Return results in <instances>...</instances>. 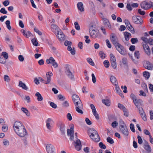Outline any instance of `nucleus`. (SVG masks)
I'll return each instance as SVG.
<instances>
[{
    "label": "nucleus",
    "instance_id": "23",
    "mask_svg": "<svg viewBox=\"0 0 153 153\" xmlns=\"http://www.w3.org/2000/svg\"><path fill=\"white\" fill-rule=\"evenodd\" d=\"M110 80L114 85L118 84L116 77L113 75L110 76Z\"/></svg>",
    "mask_w": 153,
    "mask_h": 153
},
{
    "label": "nucleus",
    "instance_id": "53",
    "mask_svg": "<svg viewBox=\"0 0 153 153\" xmlns=\"http://www.w3.org/2000/svg\"><path fill=\"white\" fill-rule=\"evenodd\" d=\"M115 86V90L116 91V92L117 93H118L119 92H120L121 91V90H120V88H119V86L117 84H116V85H114Z\"/></svg>",
    "mask_w": 153,
    "mask_h": 153
},
{
    "label": "nucleus",
    "instance_id": "1",
    "mask_svg": "<svg viewBox=\"0 0 153 153\" xmlns=\"http://www.w3.org/2000/svg\"><path fill=\"white\" fill-rule=\"evenodd\" d=\"M13 130L19 136L24 137L27 135V132L25 126L20 121H15L13 125Z\"/></svg>",
    "mask_w": 153,
    "mask_h": 153
},
{
    "label": "nucleus",
    "instance_id": "63",
    "mask_svg": "<svg viewBox=\"0 0 153 153\" xmlns=\"http://www.w3.org/2000/svg\"><path fill=\"white\" fill-rule=\"evenodd\" d=\"M19 60L21 62H23L24 60V58L22 55H19L18 57Z\"/></svg>",
    "mask_w": 153,
    "mask_h": 153
},
{
    "label": "nucleus",
    "instance_id": "44",
    "mask_svg": "<svg viewBox=\"0 0 153 153\" xmlns=\"http://www.w3.org/2000/svg\"><path fill=\"white\" fill-rule=\"evenodd\" d=\"M10 22L9 20H7L5 22L6 25L7 27L9 30H10L11 29V27L10 25Z\"/></svg>",
    "mask_w": 153,
    "mask_h": 153
},
{
    "label": "nucleus",
    "instance_id": "51",
    "mask_svg": "<svg viewBox=\"0 0 153 153\" xmlns=\"http://www.w3.org/2000/svg\"><path fill=\"white\" fill-rule=\"evenodd\" d=\"M130 128L133 132H135V129H134V125L132 123H131L130 125Z\"/></svg>",
    "mask_w": 153,
    "mask_h": 153
},
{
    "label": "nucleus",
    "instance_id": "10",
    "mask_svg": "<svg viewBox=\"0 0 153 153\" xmlns=\"http://www.w3.org/2000/svg\"><path fill=\"white\" fill-rule=\"evenodd\" d=\"M45 148L47 153H55V149L52 144L48 143L46 145Z\"/></svg>",
    "mask_w": 153,
    "mask_h": 153
},
{
    "label": "nucleus",
    "instance_id": "8",
    "mask_svg": "<svg viewBox=\"0 0 153 153\" xmlns=\"http://www.w3.org/2000/svg\"><path fill=\"white\" fill-rule=\"evenodd\" d=\"M152 3L153 2L152 1L147 2L146 1H143L141 3L140 6L141 8L147 10L151 8Z\"/></svg>",
    "mask_w": 153,
    "mask_h": 153
},
{
    "label": "nucleus",
    "instance_id": "29",
    "mask_svg": "<svg viewBox=\"0 0 153 153\" xmlns=\"http://www.w3.org/2000/svg\"><path fill=\"white\" fill-rule=\"evenodd\" d=\"M119 128H123L124 127H126V125L124 122L123 120L121 119L119 121Z\"/></svg>",
    "mask_w": 153,
    "mask_h": 153
},
{
    "label": "nucleus",
    "instance_id": "61",
    "mask_svg": "<svg viewBox=\"0 0 153 153\" xmlns=\"http://www.w3.org/2000/svg\"><path fill=\"white\" fill-rule=\"evenodd\" d=\"M138 12L140 15L142 16L144 15L145 14V12L144 11L140 9L138 10Z\"/></svg>",
    "mask_w": 153,
    "mask_h": 153
},
{
    "label": "nucleus",
    "instance_id": "64",
    "mask_svg": "<svg viewBox=\"0 0 153 153\" xmlns=\"http://www.w3.org/2000/svg\"><path fill=\"white\" fill-rule=\"evenodd\" d=\"M99 146L101 148L104 149H105L106 148L105 146L103 144L102 142H100L99 143Z\"/></svg>",
    "mask_w": 153,
    "mask_h": 153
},
{
    "label": "nucleus",
    "instance_id": "36",
    "mask_svg": "<svg viewBox=\"0 0 153 153\" xmlns=\"http://www.w3.org/2000/svg\"><path fill=\"white\" fill-rule=\"evenodd\" d=\"M99 54L100 58L102 59L105 58L106 56L105 54L102 51H100L99 52Z\"/></svg>",
    "mask_w": 153,
    "mask_h": 153
},
{
    "label": "nucleus",
    "instance_id": "15",
    "mask_svg": "<svg viewBox=\"0 0 153 153\" xmlns=\"http://www.w3.org/2000/svg\"><path fill=\"white\" fill-rule=\"evenodd\" d=\"M90 106L92 109L93 114L95 116L96 119L97 120H99V114L97 112L95 106L94 105L91 104L90 105Z\"/></svg>",
    "mask_w": 153,
    "mask_h": 153
},
{
    "label": "nucleus",
    "instance_id": "59",
    "mask_svg": "<svg viewBox=\"0 0 153 153\" xmlns=\"http://www.w3.org/2000/svg\"><path fill=\"white\" fill-rule=\"evenodd\" d=\"M123 114L124 116L126 117H128V112L127 109L126 108L123 111Z\"/></svg>",
    "mask_w": 153,
    "mask_h": 153
},
{
    "label": "nucleus",
    "instance_id": "2",
    "mask_svg": "<svg viewBox=\"0 0 153 153\" xmlns=\"http://www.w3.org/2000/svg\"><path fill=\"white\" fill-rule=\"evenodd\" d=\"M72 97L76 106V111L78 113L82 114L83 112L82 110L83 109V106L79 97L76 94H74L72 95Z\"/></svg>",
    "mask_w": 153,
    "mask_h": 153
},
{
    "label": "nucleus",
    "instance_id": "60",
    "mask_svg": "<svg viewBox=\"0 0 153 153\" xmlns=\"http://www.w3.org/2000/svg\"><path fill=\"white\" fill-rule=\"evenodd\" d=\"M107 141L111 144H113L114 143V141L113 139L111 137H108L107 139Z\"/></svg>",
    "mask_w": 153,
    "mask_h": 153
},
{
    "label": "nucleus",
    "instance_id": "34",
    "mask_svg": "<svg viewBox=\"0 0 153 153\" xmlns=\"http://www.w3.org/2000/svg\"><path fill=\"white\" fill-rule=\"evenodd\" d=\"M64 45L65 46L70 47L72 45V43L70 41L66 40L64 42Z\"/></svg>",
    "mask_w": 153,
    "mask_h": 153
},
{
    "label": "nucleus",
    "instance_id": "41",
    "mask_svg": "<svg viewBox=\"0 0 153 153\" xmlns=\"http://www.w3.org/2000/svg\"><path fill=\"white\" fill-rule=\"evenodd\" d=\"M144 42H145L148 41L150 45H153V40L152 39H143Z\"/></svg>",
    "mask_w": 153,
    "mask_h": 153
},
{
    "label": "nucleus",
    "instance_id": "5",
    "mask_svg": "<svg viewBox=\"0 0 153 153\" xmlns=\"http://www.w3.org/2000/svg\"><path fill=\"white\" fill-rule=\"evenodd\" d=\"M111 42L114 45L117 50L122 55H125L124 47L118 42L117 39H112Z\"/></svg>",
    "mask_w": 153,
    "mask_h": 153
},
{
    "label": "nucleus",
    "instance_id": "17",
    "mask_svg": "<svg viewBox=\"0 0 153 153\" xmlns=\"http://www.w3.org/2000/svg\"><path fill=\"white\" fill-rule=\"evenodd\" d=\"M142 45L145 53L148 55H150V50L148 45L145 42L142 43Z\"/></svg>",
    "mask_w": 153,
    "mask_h": 153
},
{
    "label": "nucleus",
    "instance_id": "11",
    "mask_svg": "<svg viewBox=\"0 0 153 153\" xmlns=\"http://www.w3.org/2000/svg\"><path fill=\"white\" fill-rule=\"evenodd\" d=\"M132 20L134 23L137 25H141L143 23L142 19L139 16H133L132 17Z\"/></svg>",
    "mask_w": 153,
    "mask_h": 153
},
{
    "label": "nucleus",
    "instance_id": "38",
    "mask_svg": "<svg viewBox=\"0 0 153 153\" xmlns=\"http://www.w3.org/2000/svg\"><path fill=\"white\" fill-rule=\"evenodd\" d=\"M31 42L33 45L37 46H38L39 43L37 41L36 39H32Z\"/></svg>",
    "mask_w": 153,
    "mask_h": 153
},
{
    "label": "nucleus",
    "instance_id": "12",
    "mask_svg": "<svg viewBox=\"0 0 153 153\" xmlns=\"http://www.w3.org/2000/svg\"><path fill=\"white\" fill-rule=\"evenodd\" d=\"M74 125L72 124L71 125L70 129H68L67 130V134L70 137V140H71L73 139L74 137Z\"/></svg>",
    "mask_w": 153,
    "mask_h": 153
},
{
    "label": "nucleus",
    "instance_id": "45",
    "mask_svg": "<svg viewBox=\"0 0 153 153\" xmlns=\"http://www.w3.org/2000/svg\"><path fill=\"white\" fill-rule=\"evenodd\" d=\"M143 75L146 78L148 79L149 77L150 74L149 72L145 71L143 73Z\"/></svg>",
    "mask_w": 153,
    "mask_h": 153
},
{
    "label": "nucleus",
    "instance_id": "20",
    "mask_svg": "<svg viewBox=\"0 0 153 153\" xmlns=\"http://www.w3.org/2000/svg\"><path fill=\"white\" fill-rule=\"evenodd\" d=\"M65 73L69 77L72 78L73 76V75L72 73L71 72V71L70 69L69 66L68 65H65Z\"/></svg>",
    "mask_w": 153,
    "mask_h": 153
},
{
    "label": "nucleus",
    "instance_id": "58",
    "mask_svg": "<svg viewBox=\"0 0 153 153\" xmlns=\"http://www.w3.org/2000/svg\"><path fill=\"white\" fill-rule=\"evenodd\" d=\"M137 139L138 143L140 144H141L143 143V140L141 137L140 136H138Z\"/></svg>",
    "mask_w": 153,
    "mask_h": 153
},
{
    "label": "nucleus",
    "instance_id": "6",
    "mask_svg": "<svg viewBox=\"0 0 153 153\" xmlns=\"http://www.w3.org/2000/svg\"><path fill=\"white\" fill-rule=\"evenodd\" d=\"M74 138L72 140L73 141V144L75 148L77 151H79L82 148V146L79 140L77 138V134L76 133L75 134Z\"/></svg>",
    "mask_w": 153,
    "mask_h": 153
},
{
    "label": "nucleus",
    "instance_id": "55",
    "mask_svg": "<svg viewBox=\"0 0 153 153\" xmlns=\"http://www.w3.org/2000/svg\"><path fill=\"white\" fill-rule=\"evenodd\" d=\"M67 119L71 121L72 119V116L70 113H68L66 115Z\"/></svg>",
    "mask_w": 153,
    "mask_h": 153
},
{
    "label": "nucleus",
    "instance_id": "57",
    "mask_svg": "<svg viewBox=\"0 0 153 153\" xmlns=\"http://www.w3.org/2000/svg\"><path fill=\"white\" fill-rule=\"evenodd\" d=\"M55 68H57L58 66V65L57 62L55 60H54L51 64Z\"/></svg>",
    "mask_w": 153,
    "mask_h": 153
},
{
    "label": "nucleus",
    "instance_id": "25",
    "mask_svg": "<svg viewBox=\"0 0 153 153\" xmlns=\"http://www.w3.org/2000/svg\"><path fill=\"white\" fill-rule=\"evenodd\" d=\"M77 8L81 12L84 11V8L82 3L81 2H78L77 4Z\"/></svg>",
    "mask_w": 153,
    "mask_h": 153
},
{
    "label": "nucleus",
    "instance_id": "62",
    "mask_svg": "<svg viewBox=\"0 0 153 153\" xmlns=\"http://www.w3.org/2000/svg\"><path fill=\"white\" fill-rule=\"evenodd\" d=\"M131 34L130 33L128 32H125L124 33L125 38H129Z\"/></svg>",
    "mask_w": 153,
    "mask_h": 153
},
{
    "label": "nucleus",
    "instance_id": "24",
    "mask_svg": "<svg viewBox=\"0 0 153 153\" xmlns=\"http://www.w3.org/2000/svg\"><path fill=\"white\" fill-rule=\"evenodd\" d=\"M146 69L149 70H152L153 68V65L149 62H146V65L145 66Z\"/></svg>",
    "mask_w": 153,
    "mask_h": 153
},
{
    "label": "nucleus",
    "instance_id": "40",
    "mask_svg": "<svg viewBox=\"0 0 153 153\" xmlns=\"http://www.w3.org/2000/svg\"><path fill=\"white\" fill-rule=\"evenodd\" d=\"M140 114L144 121H146L147 120L146 117L144 112H140Z\"/></svg>",
    "mask_w": 153,
    "mask_h": 153
},
{
    "label": "nucleus",
    "instance_id": "48",
    "mask_svg": "<svg viewBox=\"0 0 153 153\" xmlns=\"http://www.w3.org/2000/svg\"><path fill=\"white\" fill-rule=\"evenodd\" d=\"M75 27L77 30H79L80 29V27L78 22H76L74 23Z\"/></svg>",
    "mask_w": 153,
    "mask_h": 153
},
{
    "label": "nucleus",
    "instance_id": "26",
    "mask_svg": "<svg viewBox=\"0 0 153 153\" xmlns=\"http://www.w3.org/2000/svg\"><path fill=\"white\" fill-rule=\"evenodd\" d=\"M67 49L70 52L71 54L73 55H75L76 51L75 48L74 47H72L71 46L70 47H68Z\"/></svg>",
    "mask_w": 153,
    "mask_h": 153
},
{
    "label": "nucleus",
    "instance_id": "46",
    "mask_svg": "<svg viewBox=\"0 0 153 153\" xmlns=\"http://www.w3.org/2000/svg\"><path fill=\"white\" fill-rule=\"evenodd\" d=\"M24 100L28 103H29L31 102L30 98L29 96L27 95H25L24 97Z\"/></svg>",
    "mask_w": 153,
    "mask_h": 153
},
{
    "label": "nucleus",
    "instance_id": "47",
    "mask_svg": "<svg viewBox=\"0 0 153 153\" xmlns=\"http://www.w3.org/2000/svg\"><path fill=\"white\" fill-rule=\"evenodd\" d=\"M111 65L112 67L114 69L117 68V63L116 61L111 62Z\"/></svg>",
    "mask_w": 153,
    "mask_h": 153
},
{
    "label": "nucleus",
    "instance_id": "4",
    "mask_svg": "<svg viewBox=\"0 0 153 153\" xmlns=\"http://www.w3.org/2000/svg\"><path fill=\"white\" fill-rule=\"evenodd\" d=\"M88 134L90 138L95 142H99L100 137L97 131L93 128H89L88 130Z\"/></svg>",
    "mask_w": 153,
    "mask_h": 153
},
{
    "label": "nucleus",
    "instance_id": "3",
    "mask_svg": "<svg viewBox=\"0 0 153 153\" xmlns=\"http://www.w3.org/2000/svg\"><path fill=\"white\" fill-rule=\"evenodd\" d=\"M51 30L56 34L58 38H64L65 35L56 25L52 24L51 26Z\"/></svg>",
    "mask_w": 153,
    "mask_h": 153
},
{
    "label": "nucleus",
    "instance_id": "30",
    "mask_svg": "<svg viewBox=\"0 0 153 153\" xmlns=\"http://www.w3.org/2000/svg\"><path fill=\"white\" fill-rule=\"evenodd\" d=\"M55 59L52 57H50L49 59H46V62L47 64H52L54 61Z\"/></svg>",
    "mask_w": 153,
    "mask_h": 153
},
{
    "label": "nucleus",
    "instance_id": "43",
    "mask_svg": "<svg viewBox=\"0 0 153 153\" xmlns=\"http://www.w3.org/2000/svg\"><path fill=\"white\" fill-rule=\"evenodd\" d=\"M110 58L111 62L116 61L115 57L112 53H111L110 54Z\"/></svg>",
    "mask_w": 153,
    "mask_h": 153
},
{
    "label": "nucleus",
    "instance_id": "7",
    "mask_svg": "<svg viewBox=\"0 0 153 153\" xmlns=\"http://www.w3.org/2000/svg\"><path fill=\"white\" fill-rule=\"evenodd\" d=\"M89 31L91 37L93 38H96L99 37L100 34L98 30L93 27V26H91L90 27Z\"/></svg>",
    "mask_w": 153,
    "mask_h": 153
},
{
    "label": "nucleus",
    "instance_id": "54",
    "mask_svg": "<svg viewBox=\"0 0 153 153\" xmlns=\"http://www.w3.org/2000/svg\"><path fill=\"white\" fill-rule=\"evenodd\" d=\"M118 125V123L117 121H114L113 122L111 123V126L113 128H115L117 127Z\"/></svg>",
    "mask_w": 153,
    "mask_h": 153
},
{
    "label": "nucleus",
    "instance_id": "22",
    "mask_svg": "<svg viewBox=\"0 0 153 153\" xmlns=\"http://www.w3.org/2000/svg\"><path fill=\"white\" fill-rule=\"evenodd\" d=\"M102 19L103 21V24L106 27H107L108 28H111V25L108 20L105 18H103Z\"/></svg>",
    "mask_w": 153,
    "mask_h": 153
},
{
    "label": "nucleus",
    "instance_id": "37",
    "mask_svg": "<svg viewBox=\"0 0 153 153\" xmlns=\"http://www.w3.org/2000/svg\"><path fill=\"white\" fill-rule=\"evenodd\" d=\"M4 80L5 82H9L10 81V79L7 75H5L4 77Z\"/></svg>",
    "mask_w": 153,
    "mask_h": 153
},
{
    "label": "nucleus",
    "instance_id": "33",
    "mask_svg": "<svg viewBox=\"0 0 153 153\" xmlns=\"http://www.w3.org/2000/svg\"><path fill=\"white\" fill-rule=\"evenodd\" d=\"M144 148L147 151L150 152L151 151V147L147 142H146Z\"/></svg>",
    "mask_w": 153,
    "mask_h": 153
},
{
    "label": "nucleus",
    "instance_id": "39",
    "mask_svg": "<svg viewBox=\"0 0 153 153\" xmlns=\"http://www.w3.org/2000/svg\"><path fill=\"white\" fill-rule=\"evenodd\" d=\"M103 63L104 67L106 68H108L110 66L109 62L107 60H105L103 62Z\"/></svg>",
    "mask_w": 153,
    "mask_h": 153
},
{
    "label": "nucleus",
    "instance_id": "35",
    "mask_svg": "<svg viewBox=\"0 0 153 153\" xmlns=\"http://www.w3.org/2000/svg\"><path fill=\"white\" fill-rule=\"evenodd\" d=\"M1 56L4 57L5 59H6L8 58V53L6 52H3L1 53Z\"/></svg>",
    "mask_w": 153,
    "mask_h": 153
},
{
    "label": "nucleus",
    "instance_id": "32",
    "mask_svg": "<svg viewBox=\"0 0 153 153\" xmlns=\"http://www.w3.org/2000/svg\"><path fill=\"white\" fill-rule=\"evenodd\" d=\"M86 60L87 62L92 66H94L95 63L93 61L92 59L90 57H88L86 59Z\"/></svg>",
    "mask_w": 153,
    "mask_h": 153
},
{
    "label": "nucleus",
    "instance_id": "49",
    "mask_svg": "<svg viewBox=\"0 0 153 153\" xmlns=\"http://www.w3.org/2000/svg\"><path fill=\"white\" fill-rule=\"evenodd\" d=\"M3 145L5 146H7L9 145V143L8 140L4 139L3 141Z\"/></svg>",
    "mask_w": 153,
    "mask_h": 153
},
{
    "label": "nucleus",
    "instance_id": "18",
    "mask_svg": "<svg viewBox=\"0 0 153 153\" xmlns=\"http://www.w3.org/2000/svg\"><path fill=\"white\" fill-rule=\"evenodd\" d=\"M18 86L19 87L22 88V89L26 91L29 90L28 87L26 85L25 83H23L22 81H19Z\"/></svg>",
    "mask_w": 153,
    "mask_h": 153
},
{
    "label": "nucleus",
    "instance_id": "28",
    "mask_svg": "<svg viewBox=\"0 0 153 153\" xmlns=\"http://www.w3.org/2000/svg\"><path fill=\"white\" fill-rule=\"evenodd\" d=\"M22 111L26 115L29 117L30 116V113L28 110L26 108L22 107L21 108Z\"/></svg>",
    "mask_w": 153,
    "mask_h": 153
},
{
    "label": "nucleus",
    "instance_id": "50",
    "mask_svg": "<svg viewBox=\"0 0 153 153\" xmlns=\"http://www.w3.org/2000/svg\"><path fill=\"white\" fill-rule=\"evenodd\" d=\"M140 54L139 51H135L134 53V56L137 59H139L140 58Z\"/></svg>",
    "mask_w": 153,
    "mask_h": 153
},
{
    "label": "nucleus",
    "instance_id": "14",
    "mask_svg": "<svg viewBox=\"0 0 153 153\" xmlns=\"http://www.w3.org/2000/svg\"><path fill=\"white\" fill-rule=\"evenodd\" d=\"M1 130L4 132H6L8 130V126L4 122V119L1 118Z\"/></svg>",
    "mask_w": 153,
    "mask_h": 153
},
{
    "label": "nucleus",
    "instance_id": "27",
    "mask_svg": "<svg viewBox=\"0 0 153 153\" xmlns=\"http://www.w3.org/2000/svg\"><path fill=\"white\" fill-rule=\"evenodd\" d=\"M35 96L37 97V99L39 101H41L43 99V97L41 94L39 92H37L35 94Z\"/></svg>",
    "mask_w": 153,
    "mask_h": 153
},
{
    "label": "nucleus",
    "instance_id": "19",
    "mask_svg": "<svg viewBox=\"0 0 153 153\" xmlns=\"http://www.w3.org/2000/svg\"><path fill=\"white\" fill-rule=\"evenodd\" d=\"M125 24L128 29L132 33H134V29L130 24L129 21L128 20H126Z\"/></svg>",
    "mask_w": 153,
    "mask_h": 153
},
{
    "label": "nucleus",
    "instance_id": "9",
    "mask_svg": "<svg viewBox=\"0 0 153 153\" xmlns=\"http://www.w3.org/2000/svg\"><path fill=\"white\" fill-rule=\"evenodd\" d=\"M46 126L47 128L49 130H51L53 128L54 122L51 118H48L45 122Z\"/></svg>",
    "mask_w": 153,
    "mask_h": 153
},
{
    "label": "nucleus",
    "instance_id": "31",
    "mask_svg": "<svg viewBox=\"0 0 153 153\" xmlns=\"http://www.w3.org/2000/svg\"><path fill=\"white\" fill-rule=\"evenodd\" d=\"M102 101L103 104L107 106H109L110 105V101L108 99L102 100Z\"/></svg>",
    "mask_w": 153,
    "mask_h": 153
},
{
    "label": "nucleus",
    "instance_id": "21",
    "mask_svg": "<svg viewBox=\"0 0 153 153\" xmlns=\"http://www.w3.org/2000/svg\"><path fill=\"white\" fill-rule=\"evenodd\" d=\"M21 31L23 33V35L26 38L30 37L32 35V34L29 31H26L22 29L21 30Z\"/></svg>",
    "mask_w": 153,
    "mask_h": 153
},
{
    "label": "nucleus",
    "instance_id": "56",
    "mask_svg": "<svg viewBox=\"0 0 153 153\" xmlns=\"http://www.w3.org/2000/svg\"><path fill=\"white\" fill-rule=\"evenodd\" d=\"M118 107L119 108L122 110L123 111L126 108L125 107L123 106V105L120 103H119L118 104Z\"/></svg>",
    "mask_w": 153,
    "mask_h": 153
},
{
    "label": "nucleus",
    "instance_id": "42",
    "mask_svg": "<svg viewBox=\"0 0 153 153\" xmlns=\"http://www.w3.org/2000/svg\"><path fill=\"white\" fill-rule=\"evenodd\" d=\"M60 131H61L62 134H64L65 133V126L64 125L62 124L60 126Z\"/></svg>",
    "mask_w": 153,
    "mask_h": 153
},
{
    "label": "nucleus",
    "instance_id": "13",
    "mask_svg": "<svg viewBox=\"0 0 153 153\" xmlns=\"http://www.w3.org/2000/svg\"><path fill=\"white\" fill-rule=\"evenodd\" d=\"M53 74L51 72H47L46 73L47 79L43 82V83L46 84L50 83L51 80V77L53 76Z\"/></svg>",
    "mask_w": 153,
    "mask_h": 153
},
{
    "label": "nucleus",
    "instance_id": "16",
    "mask_svg": "<svg viewBox=\"0 0 153 153\" xmlns=\"http://www.w3.org/2000/svg\"><path fill=\"white\" fill-rule=\"evenodd\" d=\"M120 129L121 133L124 136L126 137H127L128 136L129 132L127 127L123 128H120Z\"/></svg>",
    "mask_w": 153,
    "mask_h": 153
},
{
    "label": "nucleus",
    "instance_id": "52",
    "mask_svg": "<svg viewBox=\"0 0 153 153\" xmlns=\"http://www.w3.org/2000/svg\"><path fill=\"white\" fill-rule=\"evenodd\" d=\"M34 30L35 32L37 33L39 35H42V32L40 31L36 27H35L34 28Z\"/></svg>",
    "mask_w": 153,
    "mask_h": 153
}]
</instances>
